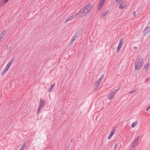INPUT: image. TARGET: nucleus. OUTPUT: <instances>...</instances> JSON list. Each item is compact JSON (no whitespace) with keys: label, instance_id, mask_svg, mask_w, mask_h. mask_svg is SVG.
Instances as JSON below:
<instances>
[{"label":"nucleus","instance_id":"ddd939ff","mask_svg":"<svg viewBox=\"0 0 150 150\" xmlns=\"http://www.w3.org/2000/svg\"><path fill=\"white\" fill-rule=\"evenodd\" d=\"M126 5L127 3L126 2H123L120 5L119 8L121 10L123 9L126 7Z\"/></svg>","mask_w":150,"mask_h":150},{"label":"nucleus","instance_id":"4468645a","mask_svg":"<svg viewBox=\"0 0 150 150\" xmlns=\"http://www.w3.org/2000/svg\"><path fill=\"white\" fill-rule=\"evenodd\" d=\"M115 129H112V130H111V131L110 132V134L108 136V139H110L111 138L112 136L114 134V133L115 132Z\"/></svg>","mask_w":150,"mask_h":150},{"label":"nucleus","instance_id":"f03ea898","mask_svg":"<svg viewBox=\"0 0 150 150\" xmlns=\"http://www.w3.org/2000/svg\"><path fill=\"white\" fill-rule=\"evenodd\" d=\"M13 61L12 59L10 60L6 64L1 72V75L3 76L8 71L10 67L12 64Z\"/></svg>","mask_w":150,"mask_h":150},{"label":"nucleus","instance_id":"2eb2a0df","mask_svg":"<svg viewBox=\"0 0 150 150\" xmlns=\"http://www.w3.org/2000/svg\"><path fill=\"white\" fill-rule=\"evenodd\" d=\"M138 124V122L137 121H135L133 122L131 125V126L132 128H133L137 126Z\"/></svg>","mask_w":150,"mask_h":150},{"label":"nucleus","instance_id":"423d86ee","mask_svg":"<svg viewBox=\"0 0 150 150\" xmlns=\"http://www.w3.org/2000/svg\"><path fill=\"white\" fill-rule=\"evenodd\" d=\"M118 90V89H114L111 91L108 95V98L110 100H112L113 96Z\"/></svg>","mask_w":150,"mask_h":150},{"label":"nucleus","instance_id":"a211bd4d","mask_svg":"<svg viewBox=\"0 0 150 150\" xmlns=\"http://www.w3.org/2000/svg\"><path fill=\"white\" fill-rule=\"evenodd\" d=\"M55 85V84L54 83L51 85L50 88H49L48 89V91L49 92H51L53 88H54Z\"/></svg>","mask_w":150,"mask_h":150},{"label":"nucleus","instance_id":"0eeeda50","mask_svg":"<svg viewBox=\"0 0 150 150\" xmlns=\"http://www.w3.org/2000/svg\"><path fill=\"white\" fill-rule=\"evenodd\" d=\"M86 14L84 12V11L82 9H80L79 11L76 14L77 17L81 18L83 17L86 16Z\"/></svg>","mask_w":150,"mask_h":150},{"label":"nucleus","instance_id":"bb28decb","mask_svg":"<svg viewBox=\"0 0 150 150\" xmlns=\"http://www.w3.org/2000/svg\"><path fill=\"white\" fill-rule=\"evenodd\" d=\"M136 12L135 11L133 13V16H136Z\"/></svg>","mask_w":150,"mask_h":150},{"label":"nucleus","instance_id":"20e7f679","mask_svg":"<svg viewBox=\"0 0 150 150\" xmlns=\"http://www.w3.org/2000/svg\"><path fill=\"white\" fill-rule=\"evenodd\" d=\"M46 102L45 101L41 98L40 99V102L39 107L38 109V112H39L41 109L46 104Z\"/></svg>","mask_w":150,"mask_h":150},{"label":"nucleus","instance_id":"cd10ccee","mask_svg":"<svg viewBox=\"0 0 150 150\" xmlns=\"http://www.w3.org/2000/svg\"><path fill=\"white\" fill-rule=\"evenodd\" d=\"M132 93H133L132 91H130L127 94H128V95H129V94H131Z\"/></svg>","mask_w":150,"mask_h":150},{"label":"nucleus","instance_id":"4be33fe9","mask_svg":"<svg viewBox=\"0 0 150 150\" xmlns=\"http://www.w3.org/2000/svg\"><path fill=\"white\" fill-rule=\"evenodd\" d=\"M150 65V64L149 63H147V64H146L144 65V68L147 71L148 68L149 66Z\"/></svg>","mask_w":150,"mask_h":150},{"label":"nucleus","instance_id":"5701e85b","mask_svg":"<svg viewBox=\"0 0 150 150\" xmlns=\"http://www.w3.org/2000/svg\"><path fill=\"white\" fill-rule=\"evenodd\" d=\"M123 0H116L117 3H120L122 2Z\"/></svg>","mask_w":150,"mask_h":150},{"label":"nucleus","instance_id":"6e6552de","mask_svg":"<svg viewBox=\"0 0 150 150\" xmlns=\"http://www.w3.org/2000/svg\"><path fill=\"white\" fill-rule=\"evenodd\" d=\"M104 76V74H102L101 76L98 79L96 83V87L97 88L100 83L103 80Z\"/></svg>","mask_w":150,"mask_h":150},{"label":"nucleus","instance_id":"39448f33","mask_svg":"<svg viewBox=\"0 0 150 150\" xmlns=\"http://www.w3.org/2000/svg\"><path fill=\"white\" fill-rule=\"evenodd\" d=\"M139 136H137L133 142L132 145L131 147L133 148H135L137 147L139 143Z\"/></svg>","mask_w":150,"mask_h":150},{"label":"nucleus","instance_id":"b1692460","mask_svg":"<svg viewBox=\"0 0 150 150\" xmlns=\"http://www.w3.org/2000/svg\"><path fill=\"white\" fill-rule=\"evenodd\" d=\"M106 0H101L100 2H101V3H102L104 4Z\"/></svg>","mask_w":150,"mask_h":150},{"label":"nucleus","instance_id":"a878e982","mask_svg":"<svg viewBox=\"0 0 150 150\" xmlns=\"http://www.w3.org/2000/svg\"><path fill=\"white\" fill-rule=\"evenodd\" d=\"M150 109V105L146 109V111H147L149 110Z\"/></svg>","mask_w":150,"mask_h":150},{"label":"nucleus","instance_id":"6ab92c4d","mask_svg":"<svg viewBox=\"0 0 150 150\" xmlns=\"http://www.w3.org/2000/svg\"><path fill=\"white\" fill-rule=\"evenodd\" d=\"M26 146V144L25 143H24L23 144L22 146L20 148L19 150H23Z\"/></svg>","mask_w":150,"mask_h":150},{"label":"nucleus","instance_id":"412c9836","mask_svg":"<svg viewBox=\"0 0 150 150\" xmlns=\"http://www.w3.org/2000/svg\"><path fill=\"white\" fill-rule=\"evenodd\" d=\"M109 11L108 10H107L106 11H105L104 12V13L102 14V16H106L108 14V13H109Z\"/></svg>","mask_w":150,"mask_h":150},{"label":"nucleus","instance_id":"7ed1b4c3","mask_svg":"<svg viewBox=\"0 0 150 150\" xmlns=\"http://www.w3.org/2000/svg\"><path fill=\"white\" fill-rule=\"evenodd\" d=\"M92 5L91 3H88L82 8L84 12L87 15L90 11Z\"/></svg>","mask_w":150,"mask_h":150},{"label":"nucleus","instance_id":"aec40b11","mask_svg":"<svg viewBox=\"0 0 150 150\" xmlns=\"http://www.w3.org/2000/svg\"><path fill=\"white\" fill-rule=\"evenodd\" d=\"M74 17L73 15L71 16L69 18H68L65 21V23H67L68 21H70L74 18Z\"/></svg>","mask_w":150,"mask_h":150},{"label":"nucleus","instance_id":"c756f323","mask_svg":"<svg viewBox=\"0 0 150 150\" xmlns=\"http://www.w3.org/2000/svg\"><path fill=\"white\" fill-rule=\"evenodd\" d=\"M136 91L135 90H134L133 91H132V92H135Z\"/></svg>","mask_w":150,"mask_h":150},{"label":"nucleus","instance_id":"f257e3e1","mask_svg":"<svg viewBox=\"0 0 150 150\" xmlns=\"http://www.w3.org/2000/svg\"><path fill=\"white\" fill-rule=\"evenodd\" d=\"M144 61L142 57H138L136 59L134 63L135 69L136 70H139L142 67Z\"/></svg>","mask_w":150,"mask_h":150},{"label":"nucleus","instance_id":"9d476101","mask_svg":"<svg viewBox=\"0 0 150 150\" xmlns=\"http://www.w3.org/2000/svg\"><path fill=\"white\" fill-rule=\"evenodd\" d=\"M78 37L77 34L76 33H75L74 36L72 37V38L70 42L69 43V45L71 44Z\"/></svg>","mask_w":150,"mask_h":150},{"label":"nucleus","instance_id":"393cba45","mask_svg":"<svg viewBox=\"0 0 150 150\" xmlns=\"http://www.w3.org/2000/svg\"><path fill=\"white\" fill-rule=\"evenodd\" d=\"M117 146V143H116L115 144V146H114V148L115 149H116Z\"/></svg>","mask_w":150,"mask_h":150},{"label":"nucleus","instance_id":"f8f14e48","mask_svg":"<svg viewBox=\"0 0 150 150\" xmlns=\"http://www.w3.org/2000/svg\"><path fill=\"white\" fill-rule=\"evenodd\" d=\"M144 34L146 35L150 32V26L148 27L145 28L144 31Z\"/></svg>","mask_w":150,"mask_h":150},{"label":"nucleus","instance_id":"7c9ffc66","mask_svg":"<svg viewBox=\"0 0 150 150\" xmlns=\"http://www.w3.org/2000/svg\"><path fill=\"white\" fill-rule=\"evenodd\" d=\"M147 80L146 79L145 81V82H146V81H147Z\"/></svg>","mask_w":150,"mask_h":150},{"label":"nucleus","instance_id":"1a4fd4ad","mask_svg":"<svg viewBox=\"0 0 150 150\" xmlns=\"http://www.w3.org/2000/svg\"><path fill=\"white\" fill-rule=\"evenodd\" d=\"M124 42V40L122 39L120 40L118 45L117 48V52H119L121 48L122 47Z\"/></svg>","mask_w":150,"mask_h":150},{"label":"nucleus","instance_id":"f3484780","mask_svg":"<svg viewBox=\"0 0 150 150\" xmlns=\"http://www.w3.org/2000/svg\"><path fill=\"white\" fill-rule=\"evenodd\" d=\"M104 4L101 3L100 2L99 4H98V10L99 11H100L101 9Z\"/></svg>","mask_w":150,"mask_h":150},{"label":"nucleus","instance_id":"9b49d317","mask_svg":"<svg viewBox=\"0 0 150 150\" xmlns=\"http://www.w3.org/2000/svg\"><path fill=\"white\" fill-rule=\"evenodd\" d=\"M9 0H1L0 1V7L4 6Z\"/></svg>","mask_w":150,"mask_h":150},{"label":"nucleus","instance_id":"c85d7f7f","mask_svg":"<svg viewBox=\"0 0 150 150\" xmlns=\"http://www.w3.org/2000/svg\"><path fill=\"white\" fill-rule=\"evenodd\" d=\"M137 47H134V49H135V50H137Z\"/></svg>","mask_w":150,"mask_h":150},{"label":"nucleus","instance_id":"dca6fc26","mask_svg":"<svg viewBox=\"0 0 150 150\" xmlns=\"http://www.w3.org/2000/svg\"><path fill=\"white\" fill-rule=\"evenodd\" d=\"M104 4L101 3L100 2L99 4H98V10L99 11H100L101 9Z\"/></svg>","mask_w":150,"mask_h":150}]
</instances>
